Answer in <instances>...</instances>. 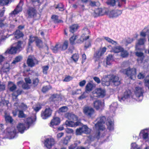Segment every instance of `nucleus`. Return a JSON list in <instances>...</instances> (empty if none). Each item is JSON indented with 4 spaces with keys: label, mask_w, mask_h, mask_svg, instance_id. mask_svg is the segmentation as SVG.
Instances as JSON below:
<instances>
[{
    "label": "nucleus",
    "mask_w": 149,
    "mask_h": 149,
    "mask_svg": "<svg viewBox=\"0 0 149 149\" xmlns=\"http://www.w3.org/2000/svg\"><path fill=\"white\" fill-rule=\"evenodd\" d=\"M73 79V77L70 76H66L65 79L63 80V81L68 82L71 80Z\"/></svg>",
    "instance_id": "obj_56"
},
{
    "label": "nucleus",
    "mask_w": 149,
    "mask_h": 149,
    "mask_svg": "<svg viewBox=\"0 0 149 149\" xmlns=\"http://www.w3.org/2000/svg\"><path fill=\"white\" fill-rule=\"evenodd\" d=\"M18 52V50L16 48L15 46L12 47L10 49H8L5 52V54L7 53L13 54H16L17 52Z\"/></svg>",
    "instance_id": "obj_24"
},
{
    "label": "nucleus",
    "mask_w": 149,
    "mask_h": 149,
    "mask_svg": "<svg viewBox=\"0 0 149 149\" xmlns=\"http://www.w3.org/2000/svg\"><path fill=\"white\" fill-rule=\"evenodd\" d=\"M141 83H139V85L135 87L134 90L133 98L138 102L142 101L143 99L144 90L143 88L141 86Z\"/></svg>",
    "instance_id": "obj_4"
},
{
    "label": "nucleus",
    "mask_w": 149,
    "mask_h": 149,
    "mask_svg": "<svg viewBox=\"0 0 149 149\" xmlns=\"http://www.w3.org/2000/svg\"><path fill=\"white\" fill-rule=\"evenodd\" d=\"M122 12L120 10H115L109 12L108 15L110 18L116 17L121 15Z\"/></svg>",
    "instance_id": "obj_15"
},
{
    "label": "nucleus",
    "mask_w": 149,
    "mask_h": 149,
    "mask_svg": "<svg viewBox=\"0 0 149 149\" xmlns=\"http://www.w3.org/2000/svg\"><path fill=\"white\" fill-rule=\"evenodd\" d=\"M5 119L6 121L7 122H10L11 123L13 121V119L11 117L9 116L5 115Z\"/></svg>",
    "instance_id": "obj_50"
},
{
    "label": "nucleus",
    "mask_w": 149,
    "mask_h": 149,
    "mask_svg": "<svg viewBox=\"0 0 149 149\" xmlns=\"http://www.w3.org/2000/svg\"><path fill=\"white\" fill-rule=\"evenodd\" d=\"M83 33L81 36L80 38L77 40V42L78 43L83 42L84 41L86 40L89 38V36L87 35L89 33V31L88 29H86L83 31Z\"/></svg>",
    "instance_id": "obj_10"
},
{
    "label": "nucleus",
    "mask_w": 149,
    "mask_h": 149,
    "mask_svg": "<svg viewBox=\"0 0 149 149\" xmlns=\"http://www.w3.org/2000/svg\"><path fill=\"white\" fill-rule=\"evenodd\" d=\"M65 116L69 120H72L74 121H76L77 120V117L75 115L72 113H67L65 114Z\"/></svg>",
    "instance_id": "obj_22"
},
{
    "label": "nucleus",
    "mask_w": 149,
    "mask_h": 149,
    "mask_svg": "<svg viewBox=\"0 0 149 149\" xmlns=\"http://www.w3.org/2000/svg\"><path fill=\"white\" fill-rule=\"evenodd\" d=\"M95 87L94 84L91 83H88L86 84V88L85 90L88 92L91 91Z\"/></svg>",
    "instance_id": "obj_26"
},
{
    "label": "nucleus",
    "mask_w": 149,
    "mask_h": 149,
    "mask_svg": "<svg viewBox=\"0 0 149 149\" xmlns=\"http://www.w3.org/2000/svg\"><path fill=\"white\" fill-rule=\"evenodd\" d=\"M52 110L49 107H46L44 111L42 112L41 116L44 119H47L51 115Z\"/></svg>",
    "instance_id": "obj_9"
},
{
    "label": "nucleus",
    "mask_w": 149,
    "mask_h": 149,
    "mask_svg": "<svg viewBox=\"0 0 149 149\" xmlns=\"http://www.w3.org/2000/svg\"><path fill=\"white\" fill-rule=\"evenodd\" d=\"M8 87L10 91H13L17 88L16 85L13 82L11 81L8 82Z\"/></svg>",
    "instance_id": "obj_32"
},
{
    "label": "nucleus",
    "mask_w": 149,
    "mask_h": 149,
    "mask_svg": "<svg viewBox=\"0 0 149 149\" xmlns=\"http://www.w3.org/2000/svg\"><path fill=\"white\" fill-rule=\"evenodd\" d=\"M5 88V84L3 82L0 81V91L4 90Z\"/></svg>",
    "instance_id": "obj_57"
},
{
    "label": "nucleus",
    "mask_w": 149,
    "mask_h": 149,
    "mask_svg": "<svg viewBox=\"0 0 149 149\" xmlns=\"http://www.w3.org/2000/svg\"><path fill=\"white\" fill-rule=\"evenodd\" d=\"M130 149H142L141 147L139 146L136 143H134L131 144Z\"/></svg>",
    "instance_id": "obj_48"
},
{
    "label": "nucleus",
    "mask_w": 149,
    "mask_h": 149,
    "mask_svg": "<svg viewBox=\"0 0 149 149\" xmlns=\"http://www.w3.org/2000/svg\"><path fill=\"white\" fill-rule=\"evenodd\" d=\"M27 13L28 15V17L33 18L36 16V11L34 8H31L28 10Z\"/></svg>",
    "instance_id": "obj_19"
},
{
    "label": "nucleus",
    "mask_w": 149,
    "mask_h": 149,
    "mask_svg": "<svg viewBox=\"0 0 149 149\" xmlns=\"http://www.w3.org/2000/svg\"><path fill=\"white\" fill-rule=\"evenodd\" d=\"M68 109V108L66 107H63L59 109V111L60 112H64L67 111Z\"/></svg>",
    "instance_id": "obj_59"
},
{
    "label": "nucleus",
    "mask_w": 149,
    "mask_h": 149,
    "mask_svg": "<svg viewBox=\"0 0 149 149\" xmlns=\"http://www.w3.org/2000/svg\"><path fill=\"white\" fill-rule=\"evenodd\" d=\"M123 50L124 48L120 46L115 47H113L112 49V52L115 53H121Z\"/></svg>",
    "instance_id": "obj_25"
},
{
    "label": "nucleus",
    "mask_w": 149,
    "mask_h": 149,
    "mask_svg": "<svg viewBox=\"0 0 149 149\" xmlns=\"http://www.w3.org/2000/svg\"><path fill=\"white\" fill-rule=\"evenodd\" d=\"M136 55L137 56L141 58L142 59H141V61L144 57L143 54L141 52H136Z\"/></svg>",
    "instance_id": "obj_55"
},
{
    "label": "nucleus",
    "mask_w": 149,
    "mask_h": 149,
    "mask_svg": "<svg viewBox=\"0 0 149 149\" xmlns=\"http://www.w3.org/2000/svg\"><path fill=\"white\" fill-rule=\"evenodd\" d=\"M134 40L132 38H127L126 39H123L122 40L121 43L124 44L125 45L127 46L128 44L131 43Z\"/></svg>",
    "instance_id": "obj_33"
},
{
    "label": "nucleus",
    "mask_w": 149,
    "mask_h": 149,
    "mask_svg": "<svg viewBox=\"0 0 149 149\" xmlns=\"http://www.w3.org/2000/svg\"><path fill=\"white\" fill-rule=\"evenodd\" d=\"M23 34L19 30H17L14 33L15 37L16 39H18L23 36Z\"/></svg>",
    "instance_id": "obj_34"
},
{
    "label": "nucleus",
    "mask_w": 149,
    "mask_h": 149,
    "mask_svg": "<svg viewBox=\"0 0 149 149\" xmlns=\"http://www.w3.org/2000/svg\"><path fill=\"white\" fill-rule=\"evenodd\" d=\"M78 26L77 24H74L70 27V31L72 33L76 31L78 29Z\"/></svg>",
    "instance_id": "obj_35"
},
{
    "label": "nucleus",
    "mask_w": 149,
    "mask_h": 149,
    "mask_svg": "<svg viewBox=\"0 0 149 149\" xmlns=\"http://www.w3.org/2000/svg\"><path fill=\"white\" fill-rule=\"evenodd\" d=\"M83 110L84 113L86 115L89 117H91L95 112L94 109L90 107H85Z\"/></svg>",
    "instance_id": "obj_14"
},
{
    "label": "nucleus",
    "mask_w": 149,
    "mask_h": 149,
    "mask_svg": "<svg viewBox=\"0 0 149 149\" xmlns=\"http://www.w3.org/2000/svg\"><path fill=\"white\" fill-rule=\"evenodd\" d=\"M113 61V56L111 55H109L106 59V63L107 65H110Z\"/></svg>",
    "instance_id": "obj_37"
},
{
    "label": "nucleus",
    "mask_w": 149,
    "mask_h": 149,
    "mask_svg": "<svg viewBox=\"0 0 149 149\" xmlns=\"http://www.w3.org/2000/svg\"><path fill=\"white\" fill-rule=\"evenodd\" d=\"M8 101H5V100H2L1 98H0V107H3L4 105L5 104L6 105L8 104Z\"/></svg>",
    "instance_id": "obj_53"
},
{
    "label": "nucleus",
    "mask_w": 149,
    "mask_h": 149,
    "mask_svg": "<svg viewBox=\"0 0 149 149\" xmlns=\"http://www.w3.org/2000/svg\"><path fill=\"white\" fill-rule=\"evenodd\" d=\"M131 98H133V96H132V92L131 91L128 90L124 92L123 96L120 98L118 97V99L120 101L122 102L125 101L126 100Z\"/></svg>",
    "instance_id": "obj_8"
},
{
    "label": "nucleus",
    "mask_w": 149,
    "mask_h": 149,
    "mask_svg": "<svg viewBox=\"0 0 149 149\" xmlns=\"http://www.w3.org/2000/svg\"><path fill=\"white\" fill-rule=\"evenodd\" d=\"M52 18L53 19L55 22H61V21L58 20V17L57 15H53L52 16Z\"/></svg>",
    "instance_id": "obj_58"
},
{
    "label": "nucleus",
    "mask_w": 149,
    "mask_h": 149,
    "mask_svg": "<svg viewBox=\"0 0 149 149\" xmlns=\"http://www.w3.org/2000/svg\"><path fill=\"white\" fill-rule=\"evenodd\" d=\"M106 119L104 116L100 117L97 119V123L95 125V127L97 131L96 137L97 139L104 136L103 133L105 130V122Z\"/></svg>",
    "instance_id": "obj_1"
},
{
    "label": "nucleus",
    "mask_w": 149,
    "mask_h": 149,
    "mask_svg": "<svg viewBox=\"0 0 149 149\" xmlns=\"http://www.w3.org/2000/svg\"><path fill=\"white\" fill-rule=\"evenodd\" d=\"M129 54L126 50H124L121 52V56L123 58H125L128 56Z\"/></svg>",
    "instance_id": "obj_49"
},
{
    "label": "nucleus",
    "mask_w": 149,
    "mask_h": 149,
    "mask_svg": "<svg viewBox=\"0 0 149 149\" xmlns=\"http://www.w3.org/2000/svg\"><path fill=\"white\" fill-rule=\"evenodd\" d=\"M60 119L58 117H54L51 120L50 122V126L52 127H53L54 125H58L60 123Z\"/></svg>",
    "instance_id": "obj_20"
},
{
    "label": "nucleus",
    "mask_w": 149,
    "mask_h": 149,
    "mask_svg": "<svg viewBox=\"0 0 149 149\" xmlns=\"http://www.w3.org/2000/svg\"><path fill=\"white\" fill-rule=\"evenodd\" d=\"M77 146V143H74L68 147V149H74Z\"/></svg>",
    "instance_id": "obj_64"
},
{
    "label": "nucleus",
    "mask_w": 149,
    "mask_h": 149,
    "mask_svg": "<svg viewBox=\"0 0 149 149\" xmlns=\"http://www.w3.org/2000/svg\"><path fill=\"white\" fill-rule=\"evenodd\" d=\"M41 108V107L40 105V104H37L33 108V109L36 112H37L40 110Z\"/></svg>",
    "instance_id": "obj_60"
},
{
    "label": "nucleus",
    "mask_w": 149,
    "mask_h": 149,
    "mask_svg": "<svg viewBox=\"0 0 149 149\" xmlns=\"http://www.w3.org/2000/svg\"><path fill=\"white\" fill-rule=\"evenodd\" d=\"M110 75H108L104 77L102 79V84L103 86H108L109 85L111 82L116 86L120 85L121 83L118 77L113 76L112 79H110Z\"/></svg>",
    "instance_id": "obj_2"
},
{
    "label": "nucleus",
    "mask_w": 149,
    "mask_h": 149,
    "mask_svg": "<svg viewBox=\"0 0 149 149\" xmlns=\"http://www.w3.org/2000/svg\"><path fill=\"white\" fill-rule=\"evenodd\" d=\"M94 107L96 110H102L104 107V103L97 100L93 103Z\"/></svg>",
    "instance_id": "obj_18"
},
{
    "label": "nucleus",
    "mask_w": 149,
    "mask_h": 149,
    "mask_svg": "<svg viewBox=\"0 0 149 149\" xmlns=\"http://www.w3.org/2000/svg\"><path fill=\"white\" fill-rule=\"evenodd\" d=\"M77 38V36H72L70 39V43L71 44H73L75 40H76Z\"/></svg>",
    "instance_id": "obj_51"
},
{
    "label": "nucleus",
    "mask_w": 149,
    "mask_h": 149,
    "mask_svg": "<svg viewBox=\"0 0 149 149\" xmlns=\"http://www.w3.org/2000/svg\"><path fill=\"white\" fill-rule=\"evenodd\" d=\"M19 113L18 114V117L19 118H23L25 117V115L24 113L22 111L19 110Z\"/></svg>",
    "instance_id": "obj_63"
},
{
    "label": "nucleus",
    "mask_w": 149,
    "mask_h": 149,
    "mask_svg": "<svg viewBox=\"0 0 149 149\" xmlns=\"http://www.w3.org/2000/svg\"><path fill=\"white\" fill-rule=\"evenodd\" d=\"M107 48L104 47L102 48H100L99 50L97 51L94 54L93 58L95 61H97L99 60L100 57L103 55L106 52Z\"/></svg>",
    "instance_id": "obj_7"
},
{
    "label": "nucleus",
    "mask_w": 149,
    "mask_h": 149,
    "mask_svg": "<svg viewBox=\"0 0 149 149\" xmlns=\"http://www.w3.org/2000/svg\"><path fill=\"white\" fill-rule=\"evenodd\" d=\"M22 57L21 56H17L14 60L12 62V64H15L16 63L20 61L22 59Z\"/></svg>",
    "instance_id": "obj_45"
},
{
    "label": "nucleus",
    "mask_w": 149,
    "mask_h": 149,
    "mask_svg": "<svg viewBox=\"0 0 149 149\" xmlns=\"http://www.w3.org/2000/svg\"><path fill=\"white\" fill-rule=\"evenodd\" d=\"M93 93L94 97H103L105 95V91L100 88H97L93 92Z\"/></svg>",
    "instance_id": "obj_11"
},
{
    "label": "nucleus",
    "mask_w": 149,
    "mask_h": 149,
    "mask_svg": "<svg viewBox=\"0 0 149 149\" xmlns=\"http://www.w3.org/2000/svg\"><path fill=\"white\" fill-rule=\"evenodd\" d=\"M88 129H89L87 126L84 125L83 126L81 127L76 129V134L78 135H80L82 133L87 134L89 132Z\"/></svg>",
    "instance_id": "obj_12"
},
{
    "label": "nucleus",
    "mask_w": 149,
    "mask_h": 149,
    "mask_svg": "<svg viewBox=\"0 0 149 149\" xmlns=\"http://www.w3.org/2000/svg\"><path fill=\"white\" fill-rule=\"evenodd\" d=\"M38 63V61L35 57L31 56H29L27 61V63L29 66L33 67Z\"/></svg>",
    "instance_id": "obj_16"
},
{
    "label": "nucleus",
    "mask_w": 149,
    "mask_h": 149,
    "mask_svg": "<svg viewBox=\"0 0 149 149\" xmlns=\"http://www.w3.org/2000/svg\"><path fill=\"white\" fill-rule=\"evenodd\" d=\"M56 8L59 9V10L60 11H63L64 10V6L62 3L58 4Z\"/></svg>",
    "instance_id": "obj_54"
},
{
    "label": "nucleus",
    "mask_w": 149,
    "mask_h": 149,
    "mask_svg": "<svg viewBox=\"0 0 149 149\" xmlns=\"http://www.w3.org/2000/svg\"><path fill=\"white\" fill-rule=\"evenodd\" d=\"M146 40L145 38H140L138 41L137 44L136 45V49H137V47L138 45H143L144 44Z\"/></svg>",
    "instance_id": "obj_39"
},
{
    "label": "nucleus",
    "mask_w": 149,
    "mask_h": 149,
    "mask_svg": "<svg viewBox=\"0 0 149 149\" xmlns=\"http://www.w3.org/2000/svg\"><path fill=\"white\" fill-rule=\"evenodd\" d=\"M10 68L9 63H5L1 68V74L3 73H7L10 70Z\"/></svg>",
    "instance_id": "obj_21"
},
{
    "label": "nucleus",
    "mask_w": 149,
    "mask_h": 149,
    "mask_svg": "<svg viewBox=\"0 0 149 149\" xmlns=\"http://www.w3.org/2000/svg\"><path fill=\"white\" fill-rule=\"evenodd\" d=\"M107 125L109 130H113V120H108V122L107 123Z\"/></svg>",
    "instance_id": "obj_28"
},
{
    "label": "nucleus",
    "mask_w": 149,
    "mask_h": 149,
    "mask_svg": "<svg viewBox=\"0 0 149 149\" xmlns=\"http://www.w3.org/2000/svg\"><path fill=\"white\" fill-rule=\"evenodd\" d=\"M148 130L146 129L142 130L140 132V134H142L143 139L145 140L146 141L148 139Z\"/></svg>",
    "instance_id": "obj_23"
},
{
    "label": "nucleus",
    "mask_w": 149,
    "mask_h": 149,
    "mask_svg": "<svg viewBox=\"0 0 149 149\" xmlns=\"http://www.w3.org/2000/svg\"><path fill=\"white\" fill-rule=\"evenodd\" d=\"M65 124L68 126L72 127L74 125L77 126L79 125V122H77L75 123L72 121L66 120L65 122Z\"/></svg>",
    "instance_id": "obj_30"
},
{
    "label": "nucleus",
    "mask_w": 149,
    "mask_h": 149,
    "mask_svg": "<svg viewBox=\"0 0 149 149\" xmlns=\"http://www.w3.org/2000/svg\"><path fill=\"white\" fill-rule=\"evenodd\" d=\"M106 3L108 5L114 6L115 5L116 1L115 0H107Z\"/></svg>",
    "instance_id": "obj_46"
},
{
    "label": "nucleus",
    "mask_w": 149,
    "mask_h": 149,
    "mask_svg": "<svg viewBox=\"0 0 149 149\" xmlns=\"http://www.w3.org/2000/svg\"><path fill=\"white\" fill-rule=\"evenodd\" d=\"M51 88V87L50 86H46L43 87L42 89V91L44 93L47 91L49 90Z\"/></svg>",
    "instance_id": "obj_52"
},
{
    "label": "nucleus",
    "mask_w": 149,
    "mask_h": 149,
    "mask_svg": "<svg viewBox=\"0 0 149 149\" xmlns=\"http://www.w3.org/2000/svg\"><path fill=\"white\" fill-rule=\"evenodd\" d=\"M33 120L31 118H26L24 120V123L19 124L17 126L19 131L21 133H23L24 131L28 129L29 127L32 124Z\"/></svg>",
    "instance_id": "obj_3"
},
{
    "label": "nucleus",
    "mask_w": 149,
    "mask_h": 149,
    "mask_svg": "<svg viewBox=\"0 0 149 149\" xmlns=\"http://www.w3.org/2000/svg\"><path fill=\"white\" fill-rule=\"evenodd\" d=\"M37 39V37H35L32 36H29V42L28 43V49H31L32 47L31 46V44L34 42L35 40L36 41Z\"/></svg>",
    "instance_id": "obj_27"
},
{
    "label": "nucleus",
    "mask_w": 149,
    "mask_h": 149,
    "mask_svg": "<svg viewBox=\"0 0 149 149\" xmlns=\"http://www.w3.org/2000/svg\"><path fill=\"white\" fill-rule=\"evenodd\" d=\"M144 81L145 86L149 89V75L147 76L146 77Z\"/></svg>",
    "instance_id": "obj_44"
},
{
    "label": "nucleus",
    "mask_w": 149,
    "mask_h": 149,
    "mask_svg": "<svg viewBox=\"0 0 149 149\" xmlns=\"http://www.w3.org/2000/svg\"><path fill=\"white\" fill-rule=\"evenodd\" d=\"M71 138V136H67L63 138L61 141L65 145H67L70 141Z\"/></svg>",
    "instance_id": "obj_31"
},
{
    "label": "nucleus",
    "mask_w": 149,
    "mask_h": 149,
    "mask_svg": "<svg viewBox=\"0 0 149 149\" xmlns=\"http://www.w3.org/2000/svg\"><path fill=\"white\" fill-rule=\"evenodd\" d=\"M16 133V131L15 130H14L13 129H12V131L10 132H8V135H9L11 139L13 138Z\"/></svg>",
    "instance_id": "obj_40"
},
{
    "label": "nucleus",
    "mask_w": 149,
    "mask_h": 149,
    "mask_svg": "<svg viewBox=\"0 0 149 149\" xmlns=\"http://www.w3.org/2000/svg\"><path fill=\"white\" fill-rule=\"evenodd\" d=\"M71 58L74 62H75L78 61L79 58V56L78 54H75L71 56Z\"/></svg>",
    "instance_id": "obj_47"
},
{
    "label": "nucleus",
    "mask_w": 149,
    "mask_h": 149,
    "mask_svg": "<svg viewBox=\"0 0 149 149\" xmlns=\"http://www.w3.org/2000/svg\"><path fill=\"white\" fill-rule=\"evenodd\" d=\"M68 41H65L63 43H58L54 47H51V49L54 53L64 51L68 48Z\"/></svg>",
    "instance_id": "obj_5"
},
{
    "label": "nucleus",
    "mask_w": 149,
    "mask_h": 149,
    "mask_svg": "<svg viewBox=\"0 0 149 149\" xmlns=\"http://www.w3.org/2000/svg\"><path fill=\"white\" fill-rule=\"evenodd\" d=\"M89 92L85 90L83 93L79 97V99L82 100L86 98L89 95Z\"/></svg>",
    "instance_id": "obj_38"
},
{
    "label": "nucleus",
    "mask_w": 149,
    "mask_h": 149,
    "mask_svg": "<svg viewBox=\"0 0 149 149\" xmlns=\"http://www.w3.org/2000/svg\"><path fill=\"white\" fill-rule=\"evenodd\" d=\"M23 4V2L20 1L16 8L10 14V16H12L13 15L17 14L19 12H21L22 10V6Z\"/></svg>",
    "instance_id": "obj_13"
},
{
    "label": "nucleus",
    "mask_w": 149,
    "mask_h": 149,
    "mask_svg": "<svg viewBox=\"0 0 149 149\" xmlns=\"http://www.w3.org/2000/svg\"><path fill=\"white\" fill-rule=\"evenodd\" d=\"M117 106V103L116 102H114L112 104L110 107V111L113 112H114L116 109Z\"/></svg>",
    "instance_id": "obj_36"
},
{
    "label": "nucleus",
    "mask_w": 149,
    "mask_h": 149,
    "mask_svg": "<svg viewBox=\"0 0 149 149\" xmlns=\"http://www.w3.org/2000/svg\"><path fill=\"white\" fill-rule=\"evenodd\" d=\"M23 42L19 41L15 43L13 45L15 47L18 52L21 51L22 49Z\"/></svg>",
    "instance_id": "obj_29"
},
{
    "label": "nucleus",
    "mask_w": 149,
    "mask_h": 149,
    "mask_svg": "<svg viewBox=\"0 0 149 149\" xmlns=\"http://www.w3.org/2000/svg\"><path fill=\"white\" fill-rule=\"evenodd\" d=\"M55 143L54 139L52 138H47L44 142L45 146L48 148L50 149Z\"/></svg>",
    "instance_id": "obj_17"
},
{
    "label": "nucleus",
    "mask_w": 149,
    "mask_h": 149,
    "mask_svg": "<svg viewBox=\"0 0 149 149\" xmlns=\"http://www.w3.org/2000/svg\"><path fill=\"white\" fill-rule=\"evenodd\" d=\"M36 42V45L39 48L43 46V42L40 39L37 38Z\"/></svg>",
    "instance_id": "obj_43"
},
{
    "label": "nucleus",
    "mask_w": 149,
    "mask_h": 149,
    "mask_svg": "<svg viewBox=\"0 0 149 149\" xmlns=\"http://www.w3.org/2000/svg\"><path fill=\"white\" fill-rule=\"evenodd\" d=\"M104 38L107 42L109 43L115 45L117 44V42L116 41L113 40L109 37H104Z\"/></svg>",
    "instance_id": "obj_41"
},
{
    "label": "nucleus",
    "mask_w": 149,
    "mask_h": 149,
    "mask_svg": "<svg viewBox=\"0 0 149 149\" xmlns=\"http://www.w3.org/2000/svg\"><path fill=\"white\" fill-rule=\"evenodd\" d=\"M11 0H0V4L2 6L8 5L9 3H10Z\"/></svg>",
    "instance_id": "obj_42"
},
{
    "label": "nucleus",
    "mask_w": 149,
    "mask_h": 149,
    "mask_svg": "<svg viewBox=\"0 0 149 149\" xmlns=\"http://www.w3.org/2000/svg\"><path fill=\"white\" fill-rule=\"evenodd\" d=\"M120 72L126 75L131 79H134L136 77V70L135 68H129L127 69H122Z\"/></svg>",
    "instance_id": "obj_6"
},
{
    "label": "nucleus",
    "mask_w": 149,
    "mask_h": 149,
    "mask_svg": "<svg viewBox=\"0 0 149 149\" xmlns=\"http://www.w3.org/2000/svg\"><path fill=\"white\" fill-rule=\"evenodd\" d=\"M126 0H118V6L120 7L121 6L125 3Z\"/></svg>",
    "instance_id": "obj_61"
},
{
    "label": "nucleus",
    "mask_w": 149,
    "mask_h": 149,
    "mask_svg": "<svg viewBox=\"0 0 149 149\" xmlns=\"http://www.w3.org/2000/svg\"><path fill=\"white\" fill-rule=\"evenodd\" d=\"M19 107L20 108L24 110H26L28 108L27 105L23 103H21V104L19 105Z\"/></svg>",
    "instance_id": "obj_62"
}]
</instances>
